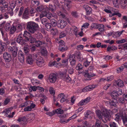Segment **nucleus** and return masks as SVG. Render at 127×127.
Returning a JSON list of instances; mask_svg holds the SVG:
<instances>
[{
    "label": "nucleus",
    "mask_w": 127,
    "mask_h": 127,
    "mask_svg": "<svg viewBox=\"0 0 127 127\" xmlns=\"http://www.w3.org/2000/svg\"><path fill=\"white\" fill-rule=\"evenodd\" d=\"M117 109H114L112 111L106 109H104L101 111L97 110L96 111V114L99 119H101L104 122L109 120L111 117L110 115L117 112Z\"/></svg>",
    "instance_id": "nucleus-1"
},
{
    "label": "nucleus",
    "mask_w": 127,
    "mask_h": 127,
    "mask_svg": "<svg viewBox=\"0 0 127 127\" xmlns=\"http://www.w3.org/2000/svg\"><path fill=\"white\" fill-rule=\"evenodd\" d=\"M35 118V114L32 113L27 115L26 117L19 118L17 121L18 123L24 126L27 123V119H28L29 121L32 120L34 119Z\"/></svg>",
    "instance_id": "nucleus-2"
},
{
    "label": "nucleus",
    "mask_w": 127,
    "mask_h": 127,
    "mask_svg": "<svg viewBox=\"0 0 127 127\" xmlns=\"http://www.w3.org/2000/svg\"><path fill=\"white\" fill-rule=\"evenodd\" d=\"M37 26V25L34 22H30L28 23L27 27L30 32L33 33L35 31Z\"/></svg>",
    "instance_id": "nucleus-3"
},
{
    "label": "nucleus",
    "mask_w": 127,
    "mask_h": 127,
    "mask_svg": "<svg viewBox=\"0 0 127 127\" xmlns=\"http://www.w3.org/2000/svg\"><path fill=\"white\" fill-rule=\"evenodd\" d=\"M54 6H58L59 8H62L63 9H64L66 8L68 10L70 7V6L69 4V3H66L65 4V3L64 2L62 4V3H61L62 4H60L59 2L57 0H54Z\"/></svg>",
    "instance_id": "nucleus-4"
},
{
    "label": "nucleus",
    "mask_w": 127,
    "mask_h": 127,
    "mask_svg": "<svg viewBox=\"0 0 127 127\" xmlns=\"http://www.w3.org/2000/svg\"><path fill=\"white\" fill-rule=\"evenodd\" d=\"M58 79L57 75L54 73L50 74L47 79V81L51 83H55Z\"/></svg>",
    "instance_id": "nucleus-5"
},
{
    "label": "nucleus",
    "mask_w": 127,
    "mask_h": 127,
    "mask_svg": "<svg viewBox=\"0 0 127 127\" xmlns=\"http://www.w3.org/2000/svg\"><path fill=\"white\" fill-rule=\"evenodd\" d=\"M8 50L9 51L12 53L14 57H15L16 56L17 54L18 48L16 45H15L13 47H9Z\"/></svg>",
    "instance_id": "nucleus-6"
},
{
    "label": "nucleus",
    "mask_w": 127,
    "mask_h": 127,
    "mask_svg": "<svg viewBox=\"0 0 127 127\" xmlns=\"http://www.w3.org/2000/svg\"><path fill=\"white\" fill-rule=\"evenodd\" d=\"M69 61L70 64L71 66H74L75 65L76 61L75 57L74 55H72L69 56Z\"/></svg>",
    "instance_id": "nucleus-7"
},
{
    "label": "nucleus",
    "mask_w": 127,
    "mask_h": 127,
    "mask_svg": "<svg viewBox=\"0 0 127 127\" xmlns=\"http://www.w3.org/2000/svg\"><path fill=\"white\" fill-rule=\"evenodd\" d=\"M44 62L43 59L41 57H38L36 60V64L39 67H41L43 65Z\"/></svg>",
    "instance_id": "nucleus-8"
},
{
    "label": "nucleus",
    "mask_w": 127,
    "mask_h": 127,
    "mask_svg": "<svg viewBox=\"0 0 127 127\" xmlns=\"http://www.w3.org/2000/svg\"><path fill=\"white\" fill-rule=\"evenodd\" d=\"M22 36V35L21 34H20L18 35L17 39V41L21 45H26V44L25 43V41L23 39Z\"/></svg>",
    "instance_id": "nucleus-9"
},
{
    "label": "nucleus",
    "mask_w": 127,
    "mask_h": 127,
    "mask_svg": "<svg viewBox=\"0 0 127 127\" xmlns=\"http://www.w3.org/2000/svg\"><path fill=\"white\" fill-rule=\"evenodd\" d=\"M66 22L63 20H60L58 22V27L61 28H63L66 25Z\"/></svg>",
    "instance_id": "nucleus-10"
},
{
    "label": "nucleus",
    "mask_w": 127,
    "mask_h": 127,
    "mask_svg": "<svg viewBox=\"0 0 127 127\" xmlns=\"http://www.w3.org/2000/svg\"><path fill=\"white\" fill-rule=\"evenodd\" d=\"M74 56L76 57L77 60L79 61L82 62L83 60L82 56L81 53L79 52H76L74 54Z\"/></svg>",
    "instance_id": "nucleus-11"
},
{
    "label": "nucleus",
    "mask_w": 127,
    "mask_h": 127,
    "mask_svg": "<svg viewBox=\"0 0 127 127\" xmlns=\"http://www.w3.org/2000/svg\"><path fill=\"white\" fill-rule=\"evenodd\" d=\"M42 24L45 25L46 27V29L47 30H49L50 28L51 27L50 24L48 23L47 20L46 18H43L42 20Z\"/></svg>",
    "instance_id": "nucleus-12"
},
{
    "label": "nucleus",
    "mask_w": 127,
    "mask_h": 127,
    "mask_svg": "<svg viewBox=\"0 0 127 127\" xmlns=\"http://www.w3.org/2000/svg\"><path fill=\"white\" fill-rule=\"evenodd\" d=\"M95 86L94 85H90L85 87L82 90L83 92H86L92 90L95 87Z\"/></svg>",
    "instance_id": "nucleus-13"
},
{
    "label": "nucleus",
    "mask_w": 127,
    "mask_h": 127,
    "mask_svg": "<svg viewBox=\"0 0 127 127\" xmlns=\"http://www.w3.org/2000/svg\"><path fill=\"white\" fill-rule=\"evenodd\" d=\"M3 57L5 61L9 62L11 60V57L10 55L7 52L4 54Z\"/></svg>",
    "instance_id": "nucleus-14"
},
{
    "label": "nucleus",
    "mask_w": 127,
    "mask_h": 127,
    "mask_svg": "<svg viewBox=\"0 0 127 127\" xmlns=\"http://www.w3.org/2000/svg\"><path fill=\"white\" fill-rule=\"evenodd\" d=\"M26 61L27 63L30 64H33L34 60L32 58L31 55L29 54L27 56L26 59Z\"/></svg>",
    "instance_id": "nucleus-15"
},
{
    "label": "nucleus",
    "mask_w": 127,
    "mask_h": 127,
    "mask_svg": "<svg viewBox=\"0 0 127 127\" xmlns=\"http://www.w3.org/2000/svg\"><path fill=\"white\" fill-rule=\"evenodd\" d=\"M35 107V105L33 103L31 104L30 105L28 106L27 107L25 108L24 110L25 111H29Z\"/></svg>",
    "instance_id": "nucleus-16"
},
{
    "label": "nucleus",
    "mask_w": 127,
    "mask_h": 127,
    "mask_svg": "<svg viewBox=\"0 0 127 127\" xmlns=\"http://www.w3.org/2000/svg\"><path fill=\"white\" fill-rule=\"evenodd\" d=\"M93 58L91 57H90L89 58L88 60H87L84 63V66L86 67H87L90 64L91 61L93 60Z\"/></svg>",
    "instance_id": "nucleus-17"
},
{
    "label": "nucleus",
    "mask_w": 127,
    "mask_h": 127,
    "mask_svg": "<svg viewBox=\"0 0 127 127\" xmlns=\"http://www.w3.org/2000/svg\"><path fill=\"white\" fill-rule=\"evenodd\" d=\"M59 49L60 51L64 52L67 49V47L65 45H61V44L60 45Z\"/></svg>",
    "instance_id": "nucleus-18"
},
{
    "label": "nucleus",
    "mask_w": 127,
    "mask_h": 127,
    "mask_svg": "<svg viewBox=\"0 0 127 127\" xmlns=\"http://www.w3.org/2000/svg\"><path fill=\"white\" fill-rule=\"evenodd\" d=\"M84 7L85 9L87 14L89 15L91 13L92 9L88 5H84Z\"/></svg>",
    "instance_id": "nucleus-19"
},
{
    "label": "nucleus",
    "mask_w": 127,
    "mask_h": 127,
    "mask_svg": "<svg viewBox=\"0 0 127 127\" xmlns=\"http://www.w3.org/2000/svg\"><path fill=\"white\" fill-rule=\"evenodd\" d=\"M72 32H73L74 33L76 36L78 35V32L79 31L78 29L75 26L72 27Z\"/></svg>",
    "instance_id": "nucleus-20"
},
{
    "label": "nucleus",
    "mask_w": 127,
    "mask_h": 127,
    "mask_svg": "<svg viewBox=\"0 0 127 127\" xmlns=\"http://www.w3.org/2000/svg\"><path fill=\"white\" fill-rule=\"evenodd\" d=\"M51 32V33L53 35H55L58 33V31L56 28L52 29L51 26L49 30H48Z\"/></svg>",
    "instance_id": "nucleus-21"
},
{
    "label": "nucleus",
    "mask_w": 127,
    "mask_h": 127,
    "mask_svg": "<svg viewBox=\"0 0 127 127\" xmlns=\"http://www.w3.org/2000/svg\"><path fill=\"white\" fill-rule=\"evenodd\" d=\"M111 95L112 98L115 99L118 96V92L116 91H114L111 94Z\"/></svg>",
    "instance_id": "nucleus-22"
},
{
    "label": "nucleus",
    "mask_w": 127,
    "mask_h": 127,
    "mask_svg": "<svg viewBox=\"0 0 127 127\" xmlns=\"http://www.w3.org/2000/svg\"><path fill=\"white\" fill-rule=\"evenodd\" d=\"M95 127H108V126L106 125H105L104 126H102L100 123V122L98 120H96V121L95 123Z\"/></svg>",
    "instance_id": "nucleus-23"
},
{
    "label": "nucleus",
    "mask_w": 127,
    "mask_h": 127,
    "mask_svg": "<svg viewBox=\"0 0 127 127\" xmlns=\"http://www.w3.org/2000/svg\"><path fill=\"white\" fill-rule=\"evenodd\" d=\"M124 115H125L124 113V114H123V113L122 114H117L115 115V119L116 120H118L120 119V118H121L122 119V116H124Z\"/></svg>",
    "instance_id": "nucleus-24"
},
{
    "label": "nucleus",
    "mask_w": 127,
    "mask_h": 127,
    "mask_svg": "<svg viewBox=\"0 0 127 127\" xmlns=\"http://www.w3.org/2000/svg\"><path fill=\"white\" fill-rule=\"evenodd\" d=\"M27 40L31 43H35L36 41L35 39L31 36L28 38H27Z\"/></svg>",
    "instance_id": "nucleus-25"
},
{
    "label": "nucleus",
    "mask_w": 127,
    "mask_h": 127,
    "mask_svg": "<svg viewBox=\"0 0 127 127\" xmlns=\"http://www.w3.org/2000/svg\"><path fill=\"white\" fill-rule=\"evenodd\" d=\"M92 114L93 113L91 111L88 110L87 111L85 116L86 117L88 118H92Z\"/></svg>",
    "instance_id": "nucleus-26"
},
{
    "label": "nucleus",
    "mask_w": 127,
    "mask_h": 127,
    "mask_svg": "<svg viewBox=\"0 0 127 127\" xmlns=\"http://www.w3.org/2000/svg\"><path fill=\"white\" fill-rule=\"evenodd\" d=\"M62 78L63 80L67 82H69L71 80L70 77L67 75H64Z\"/></svg>",
    "instance_id": "nucleus-27"
},
{
    "label": "nucleus",
    "mask_w": 127,
    "mask_h": 127,
    "mask_svg": "<svg viewBox=\"0 0 127 127\" xmlns=\"http://www.w3.org/2000/svg\"><path fill=\"white\" fill-rule=\"evenodd\" d=\"M11 26L10 23L7 22L4 26V28L5 30L6 31H8L10 30Z\"/></svg>",
    "instance_id": "nucleus-28"
},
{
    "label": "nucleus",
    "mask_w": 127,
    "mask_h": 127,
    "mask_svg": "<svg viewBox=\"0 0 127 127\" xmlns=\"http://www.w3.org/2000/svg\"><path fill=\"white\" fill-rule=\"evenodd\" d=\"M123 31H124L122 30L120 32H115L113 35V37L115 38L120 36Z\"/></svg>",
    "instance_id": "nucleus-29"
},
{
    "label": "nucleus",
    "mask_w": 127,
    "mask_h": 127,
    "mask_svg": "<svg viewBox=\"0 0 127 127\" xmlns=\"http://www.w3.org/2000/svg\"><path fill=\"white\" fill-rule=\"evenodd\" d=\"M117 49V48L115 46H108L107 48V51L110 52L111 51L115 50Z\"/></svg>",
    "instance_id": "nucleus-30"
},
{
    "label": "nucleus",
    "mask_w": 127,
    "mask_h": 127,
    "mask_svg": "<svg viewBox=\"0 0 127 127\" xmlns=\"http://www.w3.org/2000/svg\"><path fill=\"white\" fill-rule=\"evenodd\" d=\"M97 29L101 32H102L104 31V26L102 24H98Z\"/></svg>",
    "instance_id": "nucleus-31"
},
{
    "label": "nucleus",
    "mask_w": 127,
    "mask_h": 127,
    "mask_svg": "<svg viewBox=\"0 0 127 127\" xmlns=\"http://www.w3.org/2000/svg\"><path fill=\"white\" fill-rule=\"evenodd\" d=\"M122 119L125 126H127V118L126 115H124V116L122 117Z\"/></svg>",
    "instance_id": "nucleus-32"
},
{
    "label": "nucleus",
    "mask_w": 127,
    "mask_h": 127,
    "mask_svg": "<svg viewBox=\"0 0 127 127\" xmlns=\"http://www.w3.org/2000/svg\"><path fill=\"white\" fill-rule=\"evenodd\" d=\"M116 84L118 86L120 87H122L124 85L123 81L120 80H118L116 82Z\"/></svg>",
    "instance_id": "nucleus-33"
},
{
    "label": "nucleus",
    "mask_w": 127,
    "mask_h": 127,
    "mask_svg": "<svg viewBox=\"0 0 127 127\" xmlns=\"http://www.w3.org/2000/svg\"><path fill=\"white\" fill-rule=\"evenodd\" d=\"M30 103L29 101H27L25 103H22L19 106V108H22L24 107L27 106Z\"/></svg>",
    "instance_id": "nucleus-34"
},
{
    "label": "nucleus",
    "mask_w": 127,
    "mask_h": 127,
    "mask_svg": "<svg viewBox=\"0 0 127 127\" xmlns=\"http://www.w3.org/2000/svg\"><path fill=\"white\" fill-rule=\"evenodd\" d=\"M113 4L115 6H118L121 2L120 1V0H112Z\"/></svg>",
    "instance_id": "nucleus-35"
},
{
    "label": "nucleus",
    "mask_w": 127,
    "mask_h": 127,
    "mask_svg": "<svg viewBox=\"0 0 127 127\" xmlns=\"http://www.w3.org/2000/svg\"><path fill=\"white\" fill-rule=\"evenodd\" d=\"M57 63L56 61H54L53 62H50L48 64V65L50 67H52L53 66L55 67H57Z\"/></svg>",
    "instance_id": "nucleus-36"
},
{
    "label": "nucleus",
    "mask_w": 127,
    "mask_h": 127,
    "mask_svg": "<svg viewBox=\"0 0 127 127\" xmlns=\"http://www.w3.org/2000/svg\"><path fill=\"white\" fill-rule=\"evenodd\" d=\"M24 50L26 54L27 55H29V54L30 50L28 47L27 46L24 47Z\"/></svg>",
    "instance_id": "nucleus-37"
},
{
    "label": "nucleus",
    "mask_w": 127,
    "mask_h": 127,
    "mask_svg": "<svg viewBox=\"0 0 127 127\" xmlns=\"http://www.w3.org/2000/svg\"><path fill=\"white\" fill-rule=\"evenodd\" d=\"M86 73L85 75L84 76L85 77H87L88 78H90L91 77H93L94 76H95V75L94 74H90L88 72V71H86Z\"/></svg>",
    "instance_id": "nucleus-38"
},
{
    "label": "nucleus",
    "mask_w": 127,
    "mask_h": 127,
    "mask_svg": "<svg viewBox=\"0 0 127 127\" xmlns=\"http://www.w3.org/2000/svg\"><path fill=\"white\" fill-rule=\"evenodd\" d=\"M68 63V59H64L62 61L61 64L63 65L64 67L67 65Z\"/></svg>",
    "instance_id": "nucleus-39"
},
{
    "label": "nucleus",
    "mask_w": 127,
    "mask_h": 127,
    "mask_svg": "<svg viewBox=\"0 0 127 127\" xmlns=\"http://www.w3.org/2000/svg\"><path fill=\"white\" fill-rule=\"evenodd\" d=\"M28 9L26 8L23 14V17L25 18H27L28 14Z\"/></svg>",
    "instance_id": "nucleus-40"
},
{
    "label": "nucleus",
    "mask_w": 127,
    "mask_h": 127,
    "mask_svg": "<svg viewBox=\"0 0 127 127\" xmlns=\"http://www.w3.org/2000/svg\"><path fill=\"white\" fill-rule=\"evenodd\" d=\"M6 48V46L5 45H2L0 47V53L4 51Z\"/></svg>",
    "instance_id": "nucleus-41"
},
{
    "label": "nucleus",
    "mask_w": 127,
    "mask_h": 127,
    "mask_svg": "<svg viewBox=\"0 0 127 127\" xmlns=\"http://www.w3.org/2000/svg\"><path fill=\"white\" fill-rule=\"evenodd\" d=\"M37 86H31L29 90L31 92H32V91H35L37 89Z\"/></svg>",
    "instance_id": "nucleus-42"
},
{
    "label": "nucleus",
    "mask_w": 127,
    "mask_h": 127,
    "mask_svg": "<svg viewBox=\"0 0 127 127\" xmlns=\"http://www.w3.org/2000/svg\"><path fill=\"white\" fill-rule=\"evenodd\" d=\"M24 35L26 38V39L27 40V38H28V37H30L31 35L29 33L26 31H24Z\"/></svg>",
    "instance_id": "nucleus-43"
},
{
    "label": "nucleus",
    "mask_w": 127,
    "mask_h": 127,
    "mask_svg": "<svg viewBox=\"0 0 127 127\" xmlns=\"http://www.w3.org/2000/svg\"><path fill=\"white\" fill-rule=\"evenodd\" d=\"M32 4L36 6H38L39 4V2L36 0H32L31 1Z\"/></svg>",
    "instance_id": "nucleus-44"
},
{
    "label": "nucleus",
    "mask_w": 127,
    "mask_h": 127,
    "mask_svg": "<svg viewBox=\"0 0 127 127\" xmlns=\"http://www.w3.org/2000/svg\"><path fill=\"white\" fill-rule=\"evenodd\" d=\"M32 84L33 85H37L39 84L40 82L39 81L35 79H33L31 80Z\"/></svg>",
    "instance_id": "nucleus-45"
},
{
    "label": "nucleus",
    "mask_w": 127,
    "mask_h": 127,
    "mask_svg": "<svg viewBox=\"0 0 127 127\" xmlns=\"http://www.w3.org/2000/svg\"><path fill=\"white\" fill-rule=\"evenodd\" d=\"M35 43L36 46L37 47L40 46L43 43L44 44V42H42L39 40L38 41H36Z\"/></svg>",
    "instance_id": "nucleus-46"
},
{
    "label": "nucleus",
    "mask_w": 127,
    "mask_h": 127,
    "mask_svg": "<svg viewBox=\"0 0 127 127\" xmlns=\"http://www.w3.org/2000/svg\"><path fill=\"white\" fill-rule=\"evenodd\" d=\"M10 7L12 8H14L16 5V4L15 1V0H13L10 3Z\"/></svg>",
    "instance_id": "nucleus-47"
},
{
    "label": "nucleus",
    "mask_w": 127,
    "mask_h": 127,
    "mask_svg": "<svg viewBox=\"0 0 127 127\" xmlns=\"http://www.w3.org/2000/svg\"><path fill=\"white\" fill-rule=\"evenodd\" d=\"M83 66L81 64H78L76 66V68L77 70H80L82 68Z\"/></svg>",
    "instance_id": "nucleus-48"
},
{
    "label": "nucleus",
    "mask_w": 127,
    "mask_h": 127,
    "mask_svg": "<svg viewBox=\"0 0 127 127\" xmlns=\"http://www.w3.org/2000/svg\"><path fill=\"white\" fill-rule=\"evenodd\" d=\"M72 27H68L67 28L65 31L66 33H72Z\"/></svg>",
    "instance_id": "nucleus-49"
},
{
    "label": "nucleus",
    "mask_w": 127,
    "mask_h": 127,
    "mask_svg": "<svg viewBox=\"0 0 127 127\" xmlns=\"http://www.w3.org/2000/svg\"><path fill=\"white\" fill-rule=\"evenodd\" d=\"M66 34L67 33L65 31L61 32L59 36L60 38H61L64 37L66 36Z\"/></svg>",
    "instance_id": "nucleus-50"
},
{
    "label": "nucleus",
    "mask_w": 127,
    "mask_h": 127,
    "mask_svg": "<svg viewBox=\"0 0 127 127\" xmlns=\"http://www.w3.org/2000/svg\"><path fill=\"white\" fill-rule=\"evenodd\" d=\"M16 28L15 27L13 26L10 29V33L11 34H13L16 31Z\"/></svg>",
    "instance_id": "nucleus-51"
},
{
    "label": "nucleus",
    "mask_w": 127,
    "mask_h": 127,
    "mask_svg": "<svg viewBox=\"0 0 127 127\" xmlns=\"http://www.w3.org/2000/svg\"><path fill=\"white\" fill-rule=\"evenodd\" d=\"M98 24L95 23L92 24L91 27L90 29L92 30L93 29H97Z\"/></svg>",
    "instance_id": "nucleus-52"
},
{
    "label": "nucleus",
    "mask_w": 127,
    "mask_h": 127,
    "mask_svg": "<svg viewBox=\"0 0 127 127\" xmlns=\"http://www.w3.org/2000/svg\"><path fill=\"white\" fill-rule=\"evenodd\" d=\"M55 6H53L51 4H50L49 5V9L53 12L55 11L56 10V8Z\"/></svg>",
    "instance_id": "nucleus-53"
},
{
    "label": "nucleus",
    "mask_w": 127,
    "mask_h": 127,
    "mask_svg": "<svg viewBox=\"0 0 127 127\" xmlns=\"http://www.w3.org/2000/svg\"><path fill=\"white\" fill-rule=\"evenodd\" d=\"M18 59L19 61L22 63H23L24 61V56H18Z\"/></svg>",
    "instance_id": "nucleus-54"
},
{
    "label": "nucleus",
    "mask_w": 127,
    "mask_h": 127,
    "mask_svg": "<svg viewBox=\"0 0 127 127\" xmlns=\"http://www.w3.org/2000/svg\"><path fill=\"white\" fill-rule=\"evenodd\" d=\"M89 24L87 23H84L83 25L82 26V28L81 30H82L83 29V27H84L85 28H87L89 26Z\"/></svg>",
    "instance_id": "nucleus-55"
},
{
    "label": "nucleus",
    "mask_w": 127,
    "mask_h": 127,
    "mask_svg": "<svg viewBox=\"0 0 127 127\" xmlns=\"http://www.w3.org/2000/svg\"><path fill=\"white\" fill-rule=\"evenodd\" d=\"M117 104H118V103L117 101L116 100V101L115 102L112 101L110 102V105L114 107H116Z\"/></svg>",
    "instance_id": "nucleus-56"
},
{
    "label": "nucleus",
    "mask_w": 127,
    "mask_h": 127,
    "mask_svg": "<svg viewBox=\"0 0 127 127\" xmlns=\"http://www.w3.org/2000/svg\"><path fill=\"white\" fill-rule=\"evenodd\" d=\"M124 69L123 66H121V67H118L117 69V72L119 73L123 71Z\"/></svg>",
    "instance_id": "nucleus-57"
},
{
    "label": "nucleus",
    "mask_w": 127,
    "mask_h": 127,
    "mask_svg": "<svg viewBox=\"0 0 127 127\" xmlns=\"http://www.w3.org/2000/svg\"><path fill=\"white\" fill-rule=\"evenodd\" d=\"M43 9V6L41 5L37 7L36 8V10L37 12H39L42 10Z\"/></svg>",
    "instance_id": "nucleus-58"
},
{
    "label": "nucleus",
    "mask_w": 127,
    "mask_h": 127,
    "mask_svg": "<svg viewBox=\"0 0 127 127\" xmlns=\"http://www.w3.org/2000/svg\"><path fill=\"white\" fill-rule=\"evenodd\" d=\"M56 113L58 114H61L63 113V111L60 108H59L56 110Z\"/></svg>",
    "instance_id": "nucleus-59"
},
{
    "label": "nucleus",
    "mask_w": 127,
    "mask_h": 127,
    "mask_svg": "<svg viewBox=\"0 0 127 127\" xmlns=\"http://www.w3.org/2000/svg\"><path fill=\"white\" fill-rule=\"evenodd\" d=\"M49 91L51 95H54L55 94V92L53 88L52 87H50Z\"/></svg>",
    "instance_id": "nucleus-60"
},
{
    "label": "nucleus",
    "mask_w": 127,
    "mask_h": 127,
    "mask_svg": "<svg viewBox=\"0 0 127 127\" xmlns=\"http://www.w3.org/2000/svg\"><path fill=\"white\" fill-rule=\"evenodd\" d=\"M4 112L5 113V115L6 116L9 117V115H10L9 114L11 113V111L9 109L5 110Z\"/></svg>",
    "instance_id": "nucleus-61"
},
{
    "label": "nucleus",
    "mask_w": 127,
    "mask_h": 127,
    "mask_svg": "<svg viewBox=\"0 0 127 127\" xmlns=\"http://www.w3.org/2000/svg\"><path fill=\"white\" fill-rule=\"evenodd\" d=\"M24 10V7H21L20 8V9L19 12V13L18 15L20 16L21 15Z\"/></svg>",
    "instance_id": "nucleus-62"
},
{
    "label": "nucleus",
    "mask_w": 127,
    "mask_h": 127,
    "mask_svg": "<svg viewBox=\"0 0 127 127\" xmlns=\"http://www.w3.org/2000/svg\"><path fill=\"white\" fill-rule=\"evenodd\" d=\"M65 95H64V94L63 93H61L59 94L57 96V98H62L63 97H65Z\"/></svg>",
    "instance_id": "nucleus-63"
},
{
    "label": "nucleus",
    "mask_w": 127,
    "mask_h": 127,
    "mask_svg": "<svg viewBox=\"0 0 127 127\" xmlns=\"http://www.w3.org/2000/svg\"><path fill=\"white\" fill-rule=\"evenodd\" d=\"M47 12L44 11H43L41 13V14L40 15V18H42L46 16Z\"/></svg>",
    "instance_id": "nucleus-64"
}]
</instances>
